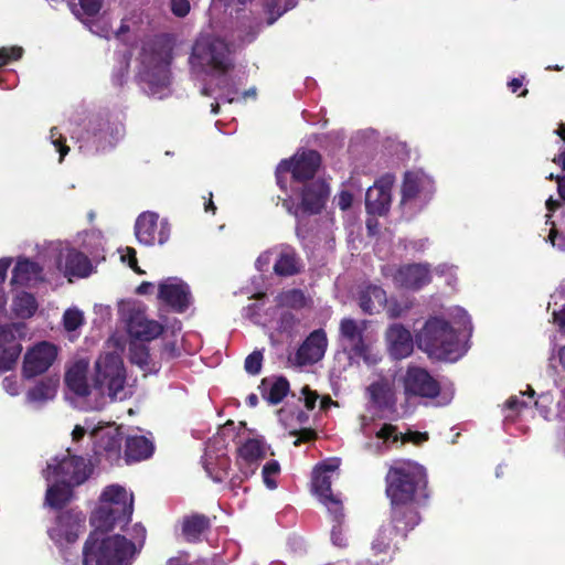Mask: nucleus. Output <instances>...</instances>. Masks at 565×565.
Masks as SVG:
<instances>
[{
    "label": "nucleus",
    "instance_id": "1",
    "mask_svg": "<svg viewBox=\"0 0 565 565\" xmlns=\"http://www.w3.org/2000/svg\"><path fill=\"white\" fill-rule=\"evenodd\" d=\"M385 480L396 527L402 531L413 530L420 521L413 503L419 504L428 498L424 467L413 461H397L390 468Z\"/></svg>",
    "mask_w": 565,
    "mask_h": 565
},
{
    "label": "nucleus",
    "instance_id": "2",
    "mask_svg": "<svg viewBox=\"0 0 565 565\" xmlns=\"http://www.w3.org/2000/svg\"><path fill=\"white\" fill-rule=\"evenodd\" d=\"M451 316L455 327L441 318L433 317L415 335L417 347L433 359L457 361L467 351L466 339L472 331L470 317L459 307L452 310Z\"/></svg>",
    "mask_w": 565,
    "mask_h": 565
},
{
    "label": "nucleus",
    "instance_id": "3",
    "mask_svg": "<svg viewBox=\"0 0 565 565\" xmlns=\"http://www.w3.org/2000/svg\"><path fill=\"white\" fill-rule=\"evenodd\" d=\"M107 530H94L83 548V565H131L137 547L125 536L104 535Z\"/></svg>",
    "mask_w": 565,
    "mask_h": 565
},
{
    "label": "nucleus",
    "instance_id": "4",
    "mask_svg": "<svg viewBox=\"0 0 565 565\" xmlns=\"http://www.w3.org/2000/svg\"><path fill=\"white\" fill-rule=\"evenodd\" d=\"M134 495L119 484H111L104 489L99 498V505L90 518L96 530H113L126 525L132 515Z\"/></svg>",
    "mask_w": 565,
    "mask_h": 565
},
{
    "label": "nucleus",
    "instance_id": "5",
    "mask_svg": "<svg viewBox=\"0 0 565 565\" xmlns=\"http://www.w3.org/2000/svg\"><path fill=\"white\" fill-rule=\"evenodd\" d=\"M92 379L95 398L108 396L114 401L127 397L126 370L119 354L102 353L95 362Z\"/></svg>",
    "mask_w": 565,
    "mask_h": 565
},
{
    "label": "nucleus",
    "instance_id": "6",
    "mask_svg": "<svg viewBox=\"0 0 565 565\" xmlns=\"http://www.w3.org/2000/svg\"><path fill=\"white\" fill-rule=\"evenodd\" d=\"M190 63L194 71L226 73L232 66L230 46L221 39L200 36L192 49Z\"/></svg>",
    "mask_w": 565,
    "mask_h": 565
},
{
    "label": "nucleus",
    "instance_id": "7",
    "mask_svg": "<svg viewBox=\"0 0 565 565\" xmlns=\"http://www.w3.org/2000/svg\"><path fill=\"white\" fill-rule=\"evenodd\" d=\"M90 473L92 466L89 461L84 457L72 455L70 450L53 458L43 471L47 481H57L71 486L84 483Z\"/></svg>",
    "mask_w": 565,
    "mask_h": 565
},
{
    "label": "nucleus",
    "instance_id": "8",
    "mask_svg": "<svg viewBox=\"0 0 565 565\" xmlns=\"http://www.w3.org/2000/svg\"><path fill=\"white\" fill-rule=\"evenodd\" d=\"M404 394L407 401L412 398L434 399L440 396L437 406H445L450 403L452 396L440 395L439 383L428 373L427 370L411 365L403 377Z\"/></svg>",
    "mask_w": 565,
    "mask_h": 565
},
{
    "label": "nucleus",
    "instance_id": "9",
    "mask_svg": "<svg viewBox=\"0 0 565 565\" xmlns=\"http://www.w3.org/2000/svg\"><path fill=\"white\" fill-rule=\"evenodd\" d=\"M143 66L142 79L147 84V93L162 98L170 84L169 60L163 53H149L143 47L141 55Z\"/></svg>",
    "mask_w": 565,
    "mask_h": 565
},
{
    "label": "nucleus",
    "instance_id": "10",
    "mask_svg": "<svg viewBox=\"0 0 565 565\" xmlns=\"http://www.w3.org/2000/svg\"><path fill=\"white\" fill-rule=\"evenodd\" d=\"M321 162L320 154L315 150L297 153L290 160H282L276 169L277 183L285 189L282 175L291 172L294 181L305 182L311 180Z\"/></svg>",
    "mask_w": 565,
    "mask_h": 565
},
{
    "label": "nucleus",
    "instance_id": "11",
    "mask_svg": "<svg viewBox=\"0 0 565 565\" xmlns=\"http://www.w3.org/2000/svg\"><path fill=\"white\" fill-rule=\"evenodd\" d=\"M328 194V185L321 180H316L305 184L300 204L296 205L290 199H286L282 205L290 214L299 218L301 215L319 213L324 206Z\"/></svg>",
    "mask_w": 565,
    "mask_h": 565
},
{
    "label": "nucleus",
    "instance_id": "12",
    "mask_svg": "<svg viewBox=\"0 0 565 565\" xmlns=\"http://www.w3.org/2000/svg\"><path fill=\"white\" fill-rule=\"evenodd\" d=\"M367 321L344 318L340 322V343L344 351L358 358H366L371 338L366 334Z\"/></svg>",
    "mask_w": 565,
    "mask_h": 565
},
{
    "label": "nucleus",
    "instance_id": "13",
    "mask_svg": "<svg viewBox=\"0 0 565 565\" xmlns=\"http://www.w3.org/2000/svg\"><path fill=\"white\" fill-rule=\"evenodd\" d=\"M135 235L140 244L152 246L156 243L164 244L170 236L168 221H159V215L153 212L141 213L135 223Z\"/></svg>",
    "mask_w": 565,
    "mask_h": 565
},
{
    "label": "nucleus",
    "instance_id": "14",
    "mask_svg": "<svg viewBox=\"0 0 565 565\" xmlns=\"http://www.w3.org/2000/svg\"><path fill=\"white\" fill-rule=\"evenodd\" d=\"M57 355L54 344L43 341L29 349L23 359L22 376L33 379L46 372Z\"/></svg>",
    "mask_w": 565,
    "mask_h": 565
},
{
    "label": "nucleus",
    "instance_id": "15",
    "mask_svg": "<svg viewBox=\"0 0 565 565\" xmlns=\"http://www.w3.org/2000/svg\"><path fill=\"white\" fill-rule=\"evenodd\" d=\"M125 132L124 125L119 120L109 117H96L88 124L86 140L96 145L97 149L113 147Z\"/></svg>",
    "mask_w": 565,
    "mask_h": 565
},
{
    "label": "nucleus",
    "instance_id": "16",
    "mask_svg": "<svg viewBox=\"0 0 565 565\" xmlns=\"http://www.w3.org/2000/svg\"><path fill=\"white\" fill-rule=\"evenodd\" d=\"M337 468L335 463L319 465L315 469L312 478L313 490L330 513L342 511L341 499L331 492L332 478Z\"/></svg>",
    "mask_w": 565,
    "mask_h": 565
},
{
    "label": "nucleus",
    "instance_id": "17",
    "mask_svg": "<svg viewBox=\"0 0 565 565\" xmlns=\"http://www.w3.org/2000/svg\"><path fill=\"white\" fill-rule=\"evenodd\" d=\"M433 193V181L423 171H409L405 173L402 186V204L418 202L425 203Z\"/></svg>",
    "mask_w": 565,
    "mask_h": 565
},
{
    "label": "nucleus",
    "instance_id": "18",
    "mask_svg": "<svg viewBox=\"0 0 565 565\" xmlns=\"http://www.w3.org/2000/svg\"><path fill=\"white\" fill-rule=\"evenodd\" d=\"M395 286L418 290L430 282V269L427 264H408L399 266L391 274Z\"/></svg>",
    "mask_w": 565,
    "mask_h": 565
},
{
    "label": "nucleus",
    "instance_id": "19",
    "mask_svg": "<svg viewBox=\"0 0 565 565\" xmlns=\"http://www.w3.org/2000/svg\"><path fill=\"white\" fill-rule=\"evenodd\" d=\"M159 299L175 311H184L191 303L189 286L177 277H170L159 285Z\"/></svg>",
    "mask_w": 565,
    "mask_h": 565
},
{
    "label": "nucleus",
    "instance_id": "20",
    "mask_svg": "<svg viewBox=\"0 0 565 565\" xmlns=\"http://www.w3.org/2000/svg\"><path fill=\"white\" fill-rule=\"evenodd\" d=\"M393 183L394 177L386 174L376 181L373 186L369 188L365 196V205L370 214L383 215L388 211L392 200L391 190Z\"/></svg>",
    "mask_w": 565,
    "mask_h": 565
},
{
    "label": "nucleus",
    "instance_id": "21",
    "mask_svg": "<svg viewBox=\"0 0 565 565\" xmlns=\"http://www.w3.org/2000/svg\"><path fill=\"white\" fill-rule=\"evenodd\" d=\"M87 374L88 361L85 359L74 361L65 373V384L68 390L81 397L94 396L93 381H88Z\"/></svg>",
    "mask_w": 565,
    "mask_h": 565
},
{
    "label": "nucleus",
    "instance_id": "22",
    "mask_svg": "<svg viewBox=\"0 0 565 565\" xmlns=\"http://www.w3.org/2000/svg\"><path fill=\"white\" fill-rule=\"evenodd\" d=\"M328 345L326 332L316 330L305 340L296 354L299 365L312 364L321 360Z\"/></svg>",
    "mask_w": 565,
    "mask_h": 565
},
{
    "label": "nucleus",
    "instance_id": "23",
    "mask_svg": "<svg viewBox=\"0 0 565 565\" xmlns=\"http://www.w3.org/2000/svg\"><path fill=\"white\" fill-rule=\"evenodd\" d=\"M390 354L396 359H405L414 348L413 337L405 327L399 323L392 324L385 334Z\"/></svg>",
    "mask_w": 565,
    "mask_h": 565
},
{
    "label": "nucleus",
    "instance_id": "24",
    "mask_svg": "<svg viewBox=\"0 0 565 565\" xmlns=\"http://www.w3.org/2000/svg\"><path fill=\"white\" fill-rule=\"evenodd\" d=\"M58 267L67 276L87 277L92 271V264L87 256L72 248L61 253Z\"/></svg>",
    "mask_w": 565,
    "mask_h": 565
},
{
    "label": "nucleus",
    "instance_id": "25",
    "mask_svg": "<svg viewBox=\"0 0 565 565\" xmlns=\"http://www.w3.org/2000/svg\"><path fill=\"white\" fill-rule=\"evenodd\" d=\"M361 431L365 436H371L373 433L375 434V437L377 439H381L383 441H369L364 444V449L371 452L381 454L384 448V443L391 438H393V441L398 440V435L396 433V427L391 424L383 425L379 430L374 431L371 426V419L366 416H361Z\"/></svg>",
    "mask_w": 565,
    "mask_h": 565
},
{
    "label": "nucleus",
    "instance_id": "26",
    "mask_svg": "<svg viewBox=\"0 0 565 565\" xmlns=\"http://www.w3.org/2000/svg\"><path fill=\"white\" fill-rule=\"evenodd\" d=\"M57 377H46L36 383L25 394L26 403L41 407L45 403L54 399L58 388Z\"/></svg>",
    "mask_w": 565,
    "mask_h": 565
},
{
    "label": "nucleus",
    "instance_id": "27",
    "mask_svg": "<svg viewBox=\"0 0 565 565\" xmlns=\"http://www.w3.org/2000/svg\"><path fill=\"white\" fill-rule=\"evenodd\" d=\"M128 330L131 337L141 341H150L158 338L163 328L154 320H149L142 315H136L131 317Z\"/></svg>",
    "mask_w": 565,
    "mask_h": 565
},
{
    "label": "nucleus",
    "instance_id": "28",
    "mask_svg": "<svg viewBox=\"0 0 565 565\" xmlns=\"http://www.w3.org/2000/svg\"><path fill=\"white\" fill-rule=\"evenodd\" d=\"M386 302V292L379 286L370 285L360 290L359 306L364 313H377L384 309Z\"/></svg>",
    "mask_w": 565,
    "mask_h": 565
},
{
    "label": "nucleus",
    "instance_id": "29",
    "mask_svg": "<svg viewBox=\"0 0 565 565\" xmlns=\"http://www.w3.org/2000/svg\"><path fill=\"white\" fill-rule=\"evenodd\" d=\"M262 396L273 405L279 404L289 392V383L285 377L264 379L259 386Z\"/></svg>",
    "mask_w": 565,
    "mask_h": 565
},
{
    "label": "nucleus",
    "instance_id": "30",
    "mask_svg": "<svg viewBox=\"0 0 565 565\" xmlns=\"http://www.w3.org/2000/svg\"><path fill=\"white\" fill-rule=\"evenodd\" d=\"M268 450L263 437L248 438L238 447V457L245 463H255L266 458Z\"/></svg>",
    "mask_w": 565,
    "mask_h": 565
},
{
    "label": "nucleus",
    "instance_id": "31",
    "mask_svg": "<svg viewBox=\"0 0 565 565\" xmlns=\"http://www.w3.org/2000/svg\"><path fill=\"white\" fill-rule=\"evenodd\" d=\"M153 445L143 436H131L126 440V460L140 461L152 455Z\"/></svg>",
    "mask_w": 565,
    "mask_h": 565
},
{
    "label": "nucleus",
    "instance_id": "32",
    "mask_svg": "<svg viewBox=\"0 0 565 565\" xmlns=\"http://www.w3.org/2000/svg\"><path fill=\"white\" fill-rule=\"evenodd\" d=\"M300 262L296 252L290 246H282L274 265V270L279 276H291L299 271Z\"/></svg>",
    "mask_w": 565,
    "mask_h": 565
},
{
    "label": "nucleus",
    "instance_id": "33",
    "mask_svg": "<svg viewBox=\"0 0 565 565\" xmlns=\"http://www.w3.org/2000/svg\"><path fill=\"white\" fill-rule=\"evenodd\" d=\"M42 268L28 259L19 260L12 271L11 284L26 285L41 279Z\"/></svg>",
    "mask_w": 565,
    "mask_h": 565
},
{
    "label": "nucleus",
    "instance_id": "34",
    "mask_svg": "<svg viewBox=\"0 0 565 565\" xmlns=\"http://www.w3.org/2000/svg\"><path fill=\"white\" fill-rule=\"evenodd\" d=\"M49 486L45 495V502L47 505L54 509H62L66 505L72 498V489L74 486L52 481Z\"/></svg>",
    "mask_w": 565,
    "mask_h": 565
},
{
    "label": "nucleus",
    "instance_id": "35",
    "mask_svg": "<svg viewBox=\"0 0 565 565\" xmlns=\"http://www.w3.org/2000/svg\"><path fill=\"white\" fill-rule=\"evenodd\" d=\"M408 531H402L396 527V523L392 520V524L383 525L372 542V550L375 554L387 552L393 534H401L403 537L406 536Z\"/></svg>",
    "mask_w": 565,
    "mask_h": 565
},
{
    "label": "nucleus",
    "instance_id": "36",
    "mask_svg": "<svg viewBox=\"0 0 565 565\" xmlns=\"http://www.w3.org/2000/svg\"><path fill=\"white\" fill-rule=\"evenodd\" d=\"M209 527V520L203 515H193L184 519L182 532L190 542L196 541Z\"/></svg>",
    "mask_w": 565,
    "mask_h": 565
},
{
    "label": "nucleus",
    "instance_id": "37",
    "mask_svg": "<svg viewBox=\"0 0 565 565\" xmlns=\"http://www.w3.org/2000/svg\"><path fill=\"white\" fill-rule=\"evenodd\" d=\"M104 0H70L72 12L78 18L93 17L102 9Z\"/></svg>",
    "mask_w": 565,
    "mask_h": 565
},
{
    "label": "nucleus",
    "instance_id": "38",
    "mask_svg": "<svg viewBox=\"0 0 565 565\" xmlns=\"http://www.w3.org/2000/svg\"><path fill=\"white\" fill-rule=\"evenodd\" d=\"M36 300L35 298L28 292H21L17 295L13 300V311L18 317L29 318L36 310Z\"/></svg>",
    "mask_w": 565,
    "mask_h": 565
},
{
    "label": "nucleus",
    "instance_id": "39",
    "mask_svg": "<svg viewBox=\"0 0 565 565\" xmlns=\"http://www.w3.org/2000/svg\"><path fill=\"white\" fill-rule=\"evenodd\" d=\"M276 302L280 307L301 308L306 303V298L302 291L298 289H291L280 292L276 297Z\"/></svg>",
    "mask_w": 565,
    "mask_h": 565
},
{
    "label": "nucleus",
    "instance_id": "40",
    "mask_svg": "<svg viewBox=\"0 0 565 565\" xmlns=\"http://www.w3.org/2000/svg\"><path fill=\"white\" fill-rule=\"evenodd\" d=\"M62 322L67 332H74L84 324V312L76 307L68 308L63 315Z\"/></svg>",
    "mask_w": 565,
    "mask_h": 565
},
{
    "label": "nucleus",
    "instance_id": "41",
    "mask_svg": "<svg viewBox=\"0 0 565 565\" xmlns=\"http://www.w3.org/2000/svg\"><path fill=\"white\" fill-rule=\"evenodd\" d=\"M22 351V347L19 343H12L8 348L3 349L2 353L0 354V370L1 371H9L11 370L14 364L17 363V360Z\"/></svg>",
    "mask_w": 565,
    "mask_h": 565
},
{
    "label": "nucleus",
    "instance_id": "42",
    "mask_svg": "<svg viewBox=\"0 0 565 565\" xmlns=\"http://www.w3.org/2000/svg\"><path fill=\"white\" fill-rule=\"evenodd\" d=\"M24 323H11L6 326H0V349L4 348L7 344H10L15 340L17 334L20 337L24 331Z\"/></svg>",
    "mask_w": 565,
    "mask_h": 565
},
{
    "label": "nucleus",
    "instance_id": "43",
    "mask_svg": "<svg viewBox=\"0 0 565 565\" xmlns=\"http://www.w3.org/2000/svg\"><path fill=\"white\" fill-rule=\"evenodd\" d=\"M295 6L292 0H265V7L270 14L268 24L274 23L278 17Z\"/></svg>",
    "mask_w": 565,
    "mask_h": 565
},
{
    "label": "nucleus",
    "instance_id": "44",
    "mask_svg": "<svg viewBox=\"0 0 565 565\" xmlns=\"http://www.w3.org/2000/svg\"><path fill=\"white\" fill-rule=\"evenodd\" d=\"M280 473V465L276 460H269L263 467L262 476L266 487L270 490L277 488L276 478Z\"/></svg>",
    "mask_w": 565,
    "mask_h": 565
},
{
    "label": "nucleus",
    "instance_id": "45",
    "mask_svg": "<svg viewBox=\"0 0 565 565\" xmlns=\"http://www.w3.org/2000/svg\"><path fill=\"white\" fill-rule=\"evenodd\" d=\"M143 22V17H141L140 12H135L134 17H124L121 20L120 28L111 33H115L117 36L120 34H124L126 32H129L130 30H134L138 28ZM105 38H108L110 35L109 30H105L102 34Z\"/></svg>",
    "mask_w": 565,
    "mask_h": 565
},
{
    "label": "nucleus",
    "instance_id": "46",
    "mask_svg": "<svg viewBox=\"0 0 565 565\" xmlns=\"http://www.w3.org/2000/svg\"><path fill=\"white\" fill-rule=\"evenodd\" d=\"M334 518L335 524L332 526L331 530V542L337 547H347L348 546V540L344 535L342 525H341V518L343 516L342 511L338 513H332Z\"/></svg>",
    "mask_w": 565,
    "mask_h": 565
},
{
    "label": "nucleus",
    "instance_id": "47",
    "mask_svg": "<svg viewBox=\"0 0 565 565\" xmlns=\"http://www.w3.org/2000/svg\"><path fill=\"white\" fill-rule=\"evenodd\" d=\"M149 352L143 344H132L130 347V361L137 364L141 369H145L149 364Z\"/></svg>",
    "mask_w": 565,
    "mask_h": 565
},
{
    "label": "nucleus",
    "instance_id": "48",
    "mask_svg": "<svg viewBox=\"0 0 565 565\" xmlns=\"http://www.w3.org/2000/svg\"><path fill=\"white\" fill-rule=\"evenodd\" d=\"M211 447H212V441H210V444L207 446V450L205 454L204 468L214 481L221 482L224 479L225 469L228 467V461L226 458H220V465H221L222 469L220 471H217L216 473H213L210 468V465H211L210 459H212Z\"/></svg>",
    "mask_w": 565,
    "mask_h": 565
},
{
    "label": "nucleus",
    "instance_id": "49",
    "mask_svg": "<svg viewBox=\"0 0 565 565\" xmlns=\"http://www.w3.org/2000/svg\"><path fill=\"white\" fill-rule=\"evenodd\" d=\"M50 140L52 145L60 152V161L68 153L70 148L65 145V138L58 131L56 127L51 128L50 130Z\"/></svg>",
    "mask_w": 565,
    "mask_h": 565
},
{
    "label": "nucleus",
    "instance_id": "50",
    "mask_svg": "<svg viewBox=\"0 0 565 565\" xmlns=\"http://www.w3.org/2000/svg\"><path fill=\"white\" fill-rule=\"evenodd\" d=\"M263 354L259 351H254L245 359L244 367L249 374H258L262 369Z\"/></svg>",
    "mask_w": 565,
    "mask_h": 565
},
{
    "label": "nucleus",
    "instance_id": "51",
    "mask_svg": "<svg viewBox=\"0 0 565 565\" xmlns=\"http://www.w3.org/2000/svg\"><path fill=\"white\" fill-rule=\"evenodd\" d=\"M23 49L21 46L1 47L0 49V67L6 65L11 60L21 58Z\"/></svg>",
    "mask_w": 565,
    "mask_h": 565
},
{
    "label": "nucleus",
    "instance_id": "52",
    "mask_svg": "<svg viewBox=\"0 0 565 565\" xmlns=\"http://www.w3.org/2000/svg\"><path fill=\"white\" fill-rule=\"evenodd\" d=\"M384 308L390 318H398L409 308L408 305H401L396 299H387Z\"/></svg>",
    "mask_w": 565,
    "mask_h": 565
},
{
    "label": "nucleus",
    "instance_id": "53",
    "mask_svg": "<svg viewBox=\"0 0 565 565\" xmlns=\"http://www.w3.org/2000/svg\"><path fill=\"white\" fill-rule=\"evenodd\" d=\"M172 13L178 18H184L190 12L191 6L189 0H170Z\"/></svg>",
    "mask_w": 565,
    "mask_h": 565
},
{
    "label": "nucleus",
    "instance_id": "54",
    "mask_svg": "<svg viewBox=\"0 0 565 565\" xmlns=\"http://www.w3.org/2000/svg\"><path fill=\"white\" fill-rule=\"evenodd\" d=\"M548 241L557 249L565 250V234L559 232L554 224L550 231Z\"/></svg>",
    "mask_w": 565,
    "mask_h": 565
},
{
    "label": "nucleus",
    "instance_id": "55",
    "mask_svg": "<svg viewBox=\"0 0 565 565\" xmlns=\"http://www.w3.org/2000/svg\"><path fill=\"white\" fill-rule=\"evenodd\" d=\"M146 534H147V532H146L145 526H142L139 523L134 525V527H132V536H134L135 542H131V543L136 545L137 554L139 553V551L141 550V547L145 544Z\"/></svg>",
    "mask_w": 565,
    "mask_h": 565
},
{
    "label": "nucleus",
    "instance_id": "56",
    "mask_svg": "<svg viewBox=\"0 0 565 565\" xmlns=\"http://www.w3.org/2000/svg\"><path fill=\"white\" fill-rule=\"evenodd\" d=\"M3 390L11 396H17L20 393V384L15 376H7L2 381Z\"/></svg>",
    "mask_w": 565,
    "mask_h": 565
},
{
    "label": "nucleus",
    "instance_id": "57",
    "mask_svg": "<svg viewBox=\"0 0 565 565\" xmlns=\"http://www.w3.org/2000/svg\"><path fill=\"white\" fill-rule=\"evenodd\" d=\"M318 397L319 395L316 392H312L308 386H303L301 388L300 399H303L305 405L308 409L315 408Z\"/></svg>",
    "mask_w": 565,
    "mask_h": 565
},
{
    "label": "nucleus",
    "instance_id": "58",
    "mask_svg": "<svg viewBox=\"0 0 565 565\" xmlns=\"http://www.w3.org/2000/svg\"><path fill=\"white\" fill-rule=\"evenodd\" d=\"M126 253L121 255V259L126 262L128 259V265L138 274H143V271L137 265L136 250L132 247H126Z\"/></svg>",
    "mask_w": 565,
    "mask_h": 565
},
{
    "label": "nucleus",
    "instance_id": "59",
    "mask_svg": "<svg viewBox=\"0 0 565 565\" xmlns=\"http://www.w3.org/2000/svg\"><path fill=\"white\" fill-rule=\"evenodd\" d=\"M353 196L348 191H342L338 196V205L345 211L352 205Z\"/></svg>",
    "mask_w": 565,
    "mask_h": 565
},
{
    "label": "nucleus",
    "instance_id": "60",
    "mask_svg": "<svg viewBox=\"0 0 565 565\" xmlns=\"http://www.w3.org/2000/svg\"><path fill=\"white\" fill-rule=\"evenodd\" d=\"M504 406L507 409L518 413L521 408L525 407L526 404L524 402L520 401L518 396H511L505 402Z\"/></svg>",
    "mask_w": 565,
    "mask_h": 565
},
{
    "label": "nucleus",
    "instance_id": "61",
    "mask_svg": "<svg viewBox=\"0 0 565 565\" xmlns=\"http://www.w3.org/2000/svg\"><path fill=\"white\" fill-rule=\"evenodd\" d=\"M427 439H428L427 433L415 431V433L407 434L406 437L404 438V441L409 440V441H413L414 444H420L423 441H426Z\"/></svg>",
    "mask_w": 565,
    "mask_h": 565
},
{
    "label": "nucleus",
    "instance_id": "62",
    "mask_svg": "<svg viewBox=\"0 0 565 565\" xmlns=\"http://www.w3.org/2000/svg\"><path fill=\"white\" fill-rule=\"evenodd\" d=\"M10 264L11 260L9 258L0 259V285L4 282Z\"/></svg>",
    "mask_w": 565,
    "mask_h": 565
},
{
    "label": "nucleus",
    "instance_id": "63",
    "mask_svg": "<svg viewBox=\"0 0 565 565\" xmlns=\"http://www.w3.org/2000/svg\"><path fill=\"white\" fill-rule=\"evenodd\" d=\"M270 255H271V254H270L269 252H267V253L262 254V255L257 258V260H256V266H257V268H258L259 270H263V267H264V266H268V265H269V263H270Z\"/></svg>",
    "mask_w": 565,
    "mask_h": 565
},
{
    "label": "nucleus",
    "instance_id": "64",
    "mask_svg": "<svg viewBox=\"0 0 565 565\" xmlns=\"http://www.w3.org/2000/svg\"><path fill=\"white\" fill-rule=\"evenodd\" d=\"M555 321L557 322L562 332L565 333V309L554 315Z\"/></svg>",
    "mask_w": 565,
    "mask_h": 565
}]
</instances>
